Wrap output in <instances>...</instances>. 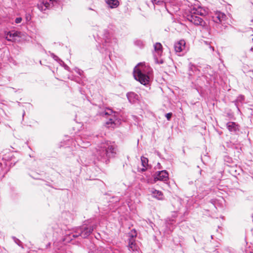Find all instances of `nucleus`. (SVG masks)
Returning <instances> with one entry per match:
<instances>
[{"label": "nucleus", "instance_id": "nucleus-1", "mask_svg": "<svg viewBox=\"0 0 253 253\" xmlns=\"http://www.w3.org/2000/svg\"><path fill=\"white\" fill-rule=\"evenodd\" d=\"M116 154L115 145L111 142L105 141L97 146L94 156L97 160L107 164L109 159L114 157Z\"/></svg>", "mask_w": 253, "mask_h": 253}, {"label": "nucleus", "instance_id": "nucleus-2", "mask_svg": "<svg viewBox=\"0 0 253 253\" xmlns=\"http://www.w3.org/2000/svg\"><path fill=\"white\" fill-rule=\"evenodd\" d=\"M151 72V68L140 63L133 69V77L142 84L146 85L149 84Z\"/></svg>", "mask_w": 253, "mask_h": 253}, {"label": "nucleus", "instance_id": "nucleus-3", "mask_svg": "<svg viewBox=\"0 0 253 253\" xmlns=\"http://www.w3.org/2000/svg\"><path fill=\"white\" fill-rule=\"evenodd\" d=\"M95 227V226L87 225L86 224L83 225L82 226L76 228L74 233L69 235V237L71 238V240H72L71 237L76 238L80 236L82 238H86L90 235Z\"/></svg>", "mask_w": 253, "mask_h": 253}, {"label": "nucleus", "instance_id": "nucleus-4", "mask_svg": "<svg viewBox=\"0 0 253 253\" xmlns=\"http://www.w3.org/2000/svg\"><path fill=\"white\" fill-rule=\"evenodd\" d=\"M137 234L135 230L131 231L128 233L129 238L128 248V250L132 252V253H139V247L135 242V237H136Z\"/></svg>", "mask_w": 253, "mask_h": 253}, {"label": "nucleus", "instance_id": "nucleus-5", "mask_svg": "<svg viewBox=\"0 0 253 253\" xmlns=\"http://www.w3.org/2000/svg\"><path fill=\"white\" fill-rule=\"evenodd\" d=\"M186 18L187 20L196 26H201L203 27H205L207 26L206 22L195 13H190L188 14Z\"/></svg>", "mask_w": 253, "mask_h": 253}, {"label": "nucleus", "instance_id": "nucleus-6", "mask_svg": "<svg viewBox=\"0 0 253 253\" xmlns=\"http://www.w3.org/2000/svg\"><path fill=\"white\" fill-rule=\"evenodd\" d=\"M227 18L226 15L222 12L217 11L211 17V21L216 24V26L218 28L220 24H222Z\"/></svg>", "mask_w": 253, "mask_h": 253}, {"label": "nucleus", "instance_id": "nucleus-7", "mask_svg": "<svg viewBox=\"0 0 253 253\" xmlns=\"http://www.w3.org/2000/svg\"><path fill=\"white\" fill-rule=\"evenodd\" d=\"M113 113H115V112H114L112 109L109 108H106L104 111L100 112V115L102 116H111L108 122H106V125H111V126L112 125H115V121H116V117L115 115H114L112 116V114Z\"/></svg>", "mask_w": 253, "mask_h": 253}, {"label": "nucleus", "instance_id": "nucleus-8", "mask_svg": "<svg viewBox=\"0 0 253 253\" xmlns=\"http://www.w3.org/2000/svg\"><path fill=\"white\" fill-rule=\"evenodd\" d=\"M53 5V0H41L38 4V8L43 11Z\"/></svg>", "mask_w": 253, "mask_h": 253}, {"label": "nucleus", "instance_id": "nucleus-9", "mask_svg": "<svg viewBox=\"0 0 253 253\" xmlns=\"http://www.w3.org/2000/svg\"><path fill=\"white\" fill-rule=\"evenodd\" d=\"M169 179V174L167 170H163L162 171H158L156 173L154 177V180H160L163 181H166Z\"/></svg>", "mask_w": 253, "mask_h": 253}, {"label": "nucleus", "instance_id": "nucleus-10", "mask_svg": "<svg viewBox=\"0 0 253 253\" xmlns=\"http://www.w3.org/2000/svg\"><path fill=\"white\" fill-rule=\"evenodd\" d=\"M185 42L181 40L178 42L175 43L174 45V50L176 52H180L182 51L185 48Z\"/></svg>", "mask_w": 253, "mask_h": 253}, {"label": "nucleus", "instance_id": "nucleus-11", "mask_svg": "<svg viewBox=\"0 0 253 253\" xmlns=\"http://www.w3.org/2000/svg\"><path fill=\"white\" fill-rule=\"evenodd\" d=\"M127 98L129 102L131 103H134L138 100L139 96L136 93L130 92L126 94Z\"/></svg>", "mask_w": 253, "mask_h": 253}, {"label": "nucleus", "instance_id": "nucleus-12", "mask_svg": "<svg viewBox=\"0 0 253 253\" xmlns=\"http://www.w3.org/2000/svg\"><path fill=\"white\" fill-rule=\"evenodd\" d=\"M226 126L228 130L231 132H235L239 130L238 125L234 122H228L227 123Z\"/></svg>", "mask_w": 253, "mask_h": 253}, {"label": "nucleus", "instance_id": "nucleus-13", "mask_svg": "<svg viewBox=\"0 0 253 253\" xmlns=\"http://www.w3.org/2000/svg\"><path fill=\"white\" fill-rule=\"evenodd\" d=\"M19 33L17 32H8L6 34L5 39L8 41L13 42L15 40V38L18 37Z\"/></svg>", "mask_w": 253, "mask_h": 253}, {"label": "nucleus", "instance_id": "nucleus-14", "mask_svg": "<svg viewBox=\"0 0 253 253\" xmlns=\"http://www.w3.org/2000/svg\"><path fill=\"white\" fill-rule=\"evenodd\" d=\"M104 40L105 43L103 44V47L105 48V50L109 49L107 47V43H110L111 40L110 35L107 31H105L104 34Z\"/></svg>", "mask_w": 253, "mask_h": 253}, {"label": "nucleus", "instance_id": "nucleus-15", "mask_svg": "<svg viewBox=\"0 0 253 253\" xmlns=\"http://www.w3.org/2000/svg\"><path fill=\"white\" fill-rule=\"evenodd\" d=\"M105 1L111 8H116L119 5V2L118 0H105Z\"/></svg>", "mask_w": 253, "mask_h": 253}, {"label": "nucleus", "instance_id": "nucleus-16", "mask_svg": "<svg viewBox=\"0 0 253 253\" xmlns=\"http://www.w3.org/2000/svg\"><path fill=\"white\" fill-rule=\"evenodd\" d=\"M141 161L142 166L143 167V168L141 169V171H145L147 167H148V159L144 156H142L141 157Z\"/></svg>", "mask_w": 253, "mask_h": 253}, {"label": "nucleus", "instance_id": "nucleus-17", "mask_svg": "<svg viewBox=\"0 0 253 253\" xmlns=\"http://www.w3.org/2000/svg\"><path fill=\"white\" fill-rule=\"evenodd\" d=\"M154 49L155 51L158 53V55H159L162 52V45L159 43L157 42L154 45Z\"/></svg>", "mask_w": 253, "mask_h": 253}, {"label": "nucleus", "instance_id": "nucleus-18", "mask_svg": "<svg viewBox=\"0 0 253 253\" xmlns=\"http://www.w3.org/2000/svg\"><path fill=\"white\" fill-rule=\"evenodd\" d=\"M88 253H110L109 250L103 247H100L94 251L89 252Z\"/></svg>", "mask_w": 253, "mask_h": 253}, {"label": "nucleus", "instance_id": "nucleus-19", "mask_svg": "<svg viewBox=\"0 0 253 253\" xmlns=\"http://www.w3.org/2000/svg\"><path fill=\"white\" fill-rule=\"evenodd\" d=\"M153 194L154 195V197L157 198L158 199H163V193L161 191L155 190L153 192Z\"/></svg>", "mask_w": 253, "mask_h": 253}, {"label": "nucleus", "instance_id": "nucleus-20", "mask_svg": "<svg viewBox=\"0 0 253 253\" xmlns=\"http://www.w3.org/2000/svg\"><path fill=\"white\" fill-rule=\"evenodd\" d=\"M169 0H151L153 4L162 5L167 2Z\"/></svg>", "mask_w": 253, "mask_h": 253}, {"label": "nucleus", "instance_id": "nucleus-21", "mask_svg": "<svg viewBox=\"0 0 253 253\" xmlns=\"http://www.w3.org/2000/svg\"><path fill=\"white\" fill-rule=\"evenodd\" d=\"M134 44L135 45L137 46L140 48H142L144 46V42L140 40H137L134 42Z\"/></svg>", "mask_w": 253, "mask_h": 253}, {"label": "nucleus", "instance_id": "nucleus-22", "mask_svg": "<svg viewBox=\"0 0 253 253\" xmlns=\"http://www.w3.org/2000/svg\"><path fill=\"white\" fill-rule=\"evenodd\" d=\"M201 10L200 9H196L195 11L193 12H191V13H195L197 14V15H203L204 14L203 13L201 12Z\"/></svg>", "mask_w": 253, "mask_h": 253}, {"label": "nucleus", "instance_id": "nucleus-23", "mask_svg": "<svg viewBox=\"0 0 253 253\" xmlns=\"http://www.w3.org/2000/svg\"><path fill=\"white\" fill-rule=\"evenodd\" d=\"M14 241L16 244H17L18 246H21V242L16 237H13Z\"/></svg>", "mask_w": 253, "mask_h": 253}, {"label": "nucleus", "instance_id": "nucleus-24", "mask_svg": "<svg viewBox=\"0 0 253 253\" xmlns=\"http://www.w3.org/2000/svg\"><path fill=\"white\" fill-rule=\"evenodd\" d=\"M172 114L171 113H169L166 114V117L167 118L168 120H170L171 117H172Z\"/></svg>", "mask_w": 253, "mask_h": 253}, {"label": "nucleus", "instance_id": "nucleus-25", "mask_svg": "<svg viewBox=\"0 0 253 253\" xmlns=\"http://www.w3.org/2000/svg\"><path fill=\"white\" fill-rule=\"evenodd\" d=\"M22 20V19L21 17H17L15 19V22L16 23V24H19L21 22Z\"/></svg>", "mask_w": 253, "mask_h": 253}, {"label": "nucleus", "instance_id": "nucleus-26", "mask_svg": "<svg viewBox=\"0 0 253 253\" xmlns=\"http://www.w3.org/2000/svg\"><path fill=\"white\" fill-rule=\"evenodd\" d=\"M189 68L192 71L195 70L197 68L195 66L191 64V63L189 64Z\"/></svg>", "mask_w": 253, "mask_h": 253}, {"label": "nucleus", "instance_id": "nucleus-27", "mask_svg": "<svg viewBox=\"0 0 253 253\" xmlns=\"http://www.w3.org/2000/svg\"><path fill=\"white\" fill-rule=\"evenodd\" d=\"M52 56L53 57V58L56 60V61H58V60H60V59L58 58V56H56L55 55H54V54H52Z\"/></svg>", "mask_w": 253, "mask_h": 253}, {"label": "nucleus", "instance_id": "nucleus-28", "mask_svg": "<svg viewBox=\"0 0 253 253\" xmlns=\"http://www.w3.org/2000/svg\"><path fill=\"white\" fill-rule=\"evenodd\" d=\"M76 72L78 73L80 75H82V73H83V71L79 69H77L76 70Z\"/></svg>", "mask_w": 253, "mask_h": 253}, {"label": "nucleus", "instance_id": "nucleus-29", "mask_svg": "<svg viewBox=\"0 0 253 253\" xmlns=\"http://www.w3.org/2000/svg\"><path fill=\"white\" fill-rule=\"evenodd\" d=\"M83 143L84 144L82 146V147H87L89 145V142H86V143L83 142Z\"/></svg>", "mask_w": 253, "mask_h": 253}, {"label": "nucleus", "instance_id": "nucleus-30", "mask_svg": "<svg viewBox=\"0 0 253 253\" xmlns=\"http://www.w3.org/2000/svg\"><path fill=\"white\" fill-rule=\"evenodd\" d=\"M26 18L27 20H29L31 19L30 15H26Z\"/></svg>", "mask_w": 253, "mask_h": 253}, {"label": "nucleus", "instance_id": "nucleus-31", "mask_svg": "<svg viewBox=\"0 0 253 253\" xmlns=\"http://www.w3.org/2000/svg\"><path fill=\"white\" fill-rule=\"evenodd\" d=\"M65 69L67 70H69V67L68 66L66 65L65 66Z\"/></svg>", "mask_w": 253, "mask_h": 253}, {"label": "nucleus", "instance_id": "nucleus-32", "mask_svg": "<svg viewBox=\"0 0 253 253\" xmlns=\"http://www.w3.org/2000/svg\"><path fill=\"white\" fill-rule=\"evenodd\" d=\"M210 48L213 51L214 50V47L211 46H210Z\"/></svg>", "mask_w": 253, "mask_h": 253}, {"label": "nucleus", "instance_id": "nucleus-33", "mask_svg": "<svg viewBox=\"0 0 253 253\" xmlns=\"http://www.w3.org/2000/svg\"><path fill=\"white\" fill-rule=\"evenodd\" d=\"M50 243H48V244L46 245V248L50 247Z\"/></svg>", "mask_w": 253, "mask_h": 253}, {"label": "nucleus", "instance_id": "nucleus-34", "mask_svg": "<svg viewBox=\"0 0 253 253\" xmlns=\"http://www.w3.org/2000/svg\"><path fill=\"white\" fill-rule=\"evenodd\" d=\"M113 253H118V251L117 250H115L114 252H113Z\"/></svg>", "mask_w": 253, "mask_h": 253}, {"label": "nucleus", "instance_id": "nucleus-35", "mask_svg": "<svg viewBox=\"0 0 253 253\" xmlns=\"http://www.w3.org/2000/svg\"><path fill=\"white\" fill-rule=\"evenodd\" d=\"M161 64H162L163 63V61H161L160 62Z\"/></svg>", "mask_w": 253, "mask_h": 253}, {"label": "nucleus", "instance_id": "nucleus-36", "mask_svg": "<svg viewBox=\"0 0 253 253\" xmlns=\"http://www.w3.org/2000/svg\"><path fill=\"white\" fill-rule=\"evenodd\" d=\"M251 22H253V18L251 20Z\"/></svg>", "mask_w": 253, "mask_h": 253}, {"label": "nucleus", "instance_id": "nucleus-37", "mask_svg": "<svg viewBox=\"0 0 253 253\" xmlns=\"http://www.w3.org/2000/svg\"><path fill=\"white\" fill-rule=\"evenodd\" d=\"M25 112L23 113V116H24V115H25Z\"/></svg>", "mask_w": 253, "mask_h": 253}, {"label": "nucleus", "instance_id": "nucleus-38", "mask_svg": "<svg viewBox=\"0 0 253 253\" xmlns=\"http://www.w3.org/2000/svg\"><path fill=\"white\" fill-rule=\"evenodd\" d=\"M252 112H253V110H252Z\"/></svg>", "mask_w": 253, "mask_h": 253}]
</instances>
